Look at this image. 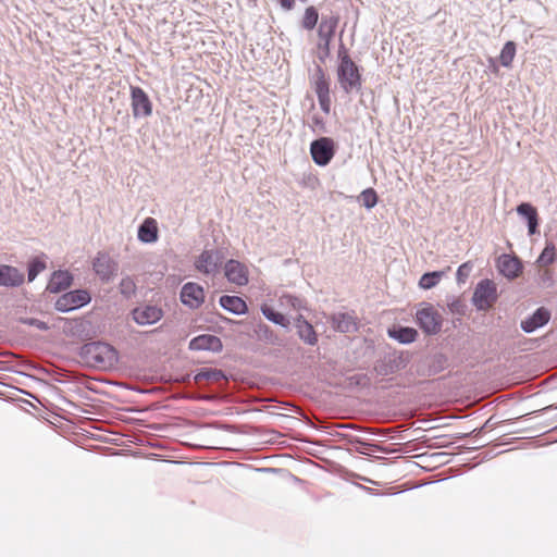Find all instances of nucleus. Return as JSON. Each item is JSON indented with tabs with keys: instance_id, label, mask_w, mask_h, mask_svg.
I'll return each instance as SVG.
<instances>
[{
	"instance_id": "1",
	"label": "nucleus",
	"mask_w": 557,
	"mask_h": 557,
	"mask_svg": "<svg viewBox=\"0 0 557 557\" xmlns=\"http://www.w3.org/2000/svg\"><path fill=\"white\" fill-rule=\"evenodd\" d=\"M410 362V354L404 350H389L380 356L373 364V373L376 376H389L404 370Z\"/></svg>"
},
{
	"instance_id": "2",
	"label": "nucleus",
	"mask_w": 557,
	"mask_h": 557,
	"mask_svg": "<svg viewBox=\"0 0 557 557\" xmlns=\"http://www.w3.org/2000/svg\"><path fill=\"white\" fill-rule=\"evenodd\" d=\"M337 81L346 94L358 92L361 89L362 81L357 64L351 58L344 53L337 66Z\"/></svg>"
},
{
	"instance_id": "3",
	"label": "nucleus",
	"mask_w": 557,
	"mask_h": 557,
	"mask_svg": "<svg viewBox=\"0 0 557 557\" xmlns=\"http://www.w3.org/2000/svg\"><path fill=\"white\" fill-rule=\"evenodd\" d=\"M82 350L89 361L102 367L112 366L117 359L116 350L111 345L101 342L86 344Z\"/></svg>"
},
{
	"instance_id": "4",
	"label": "nucleus",
	"mask_w": 557,
	"mask_h": 557,
	"mask_svg": "<svg viewBox=\"0 0 557 557\" xmlns=\"http://www.w3.org/2000/svg\"><path fill=\"white\" fill-rule=\"evenodd\" d=\"M90 300V294L86 289H75L61 295L57 299L54 308L60 312H70L89 304Z\"/></svg>"
},
{
	"instance_id": "5",
	"label": "nucleus",
	"mask_w": 557,
	"mask_h": 557,
	"mask_svg": "<svg viewBox=\"0 0 557 557\" xmlns=\"http://www.w3.org/2000/svg\"><path fill=\"white\" fill-rule=\"evenodd\" d=\"M416 318L418 325L425 334L435 335L441 332L443 319L432 306L428 305L418 310Z\"/></svg>"
},
{
	"instance_id": "6",
	"label": "nucleus",
	"mask_w": 557,
	"mask_h": 557,
	"mask_svg": "<svg viewBox=\"0 0 557 557\" xmlns=\"http://www.w3.org/2000/svg\"><path fill=\"white\" fill-rule=\"evenodd\" d=\"M338 22L339 17L337 15L323 16L321 20L318 28V36L320 39L318 47L323 52V55L320 57L321 60L330 54V44L335 34Z\"/></svg>"
},
{
	"instance_id": "7",
	"label": "nucleus",
	"mask_w": 557,
	"mask_h": 557,
	"mask_svg": "<svg viewBox=\"0 0 557 557\" xmlns=\"http://www.w3.org/2000/svg\"><path fill=\"white\" fill-rule=\"evenodd\" d=\"M496 286L494 282L490 280H482L478 283L472 301L479 310H486L496 301Z\"/></svg>"
},
{
	"instance_id": "8",
	"label": "nucleus",
	"mask_w": 557,
	"mask_h": 557,
	"mask_svg": "<svg viewBox=\"0 0 557 557\" xmlns=\"http://www.w3.org/2000/svg\"><path fill=\"white\" fill-rule=\"evenodd\" d=\"M310 153L315 164L327 165L335 153L334 141L329 137L315 139L310 145Z\"/></svg>"
},
{
	"instance_id": "9",
	"label": "nucleus",
	"mask_w": 557,
	"mask_h": 557,
	"mask_svg": "<svg viewBox=\"0 0 557 557\" xmlns=\"http://www.w3.org/2000/svg\"><path fill=\"white\" fill-rule=\"evenodd\" d=\"M223 253L219 250H203L195 261V268L207 275H215L223 262Z\"/></svg>"
},
{
	"instance_id": "10",
	"label": "nucleus",
	"mask_w": 557,
	"mask_h": 557,
	"mask_svg": "<svg viewBox=\"0 0 557 557\" xmlns=\"http://www.w3.org/2000/svg\"><path fill=\"white\" fill-rule=\"evenodd\" d=\"M92 269L99 278L109 283L117 272V263L106 252H99L92 262Z\"/></svg>"
},
{
	"instance_id": "11",
	"label": "nucleus",
	"mask_w": 557,
	"mask_h": 557,
	"mask_svg": "<svg viewBox=\"0 0 557 557\" xmlns=\"http://www.w3.org/2000/svg\"><path fill=\"white\" fill-rule=\"evenodd\" d=\"M132 109L135 117H147L152 113V104L148 95L140 87H132Z\"/></svg>"
},
{
	"instance_id": "12",
	"label": "nucleus",
	"mask_w": 557,
	"mask_h": 557,
	"mask_svg": "<svg viewBox=\"0 0 557 557\" xmlns=\"http://www.w3.org/2000/svg\"><path fill=\"white\" fill-rule=\"evenodd\" d=\"M133 320L139 325H150L157 323L163 317L161 308L154 305H145L137 307L132 311Z\"/></svg>"
},
{
	"instance_id": "13",
	"label": "nucleus",
	"mask_w": 557,
	"mask_h": 557,
	"mask_svg": "<svg viewBox=\"0 0 557 557\" xmlns=\"http://www.w3.org/2000/svg\"><path fill=\"white\" fill-rule=\"evenodd\" d=\"M205 292L199 284L188 282L182 287L181 300L185 306L196 309L201 306Z\"/></svg>"
},
{
	"instance_id": "14",
	"label": "nucleus",
	"mask_w": 557,
	"mask_h": 557,
	"mask_svg": "<svg viewBox=\"0 0 557 557\" xmlns=\"http://www.w3.org/2000/svg\"><path fill=\"white\" fill-rule=\"evenodd\" d=\"M549 319L550 312L546 308L541 307L537 308L532 315L522 320L520 323V327L522 329L523 332L530 334L547 324Z\"/></svg>"
},
{
	"instance_id": "15",
	"label": "nucleus",
	"mask_w": 557,
	"mask_h": 557,
	"mask_svg": "<svg viewBox=\"0 0 557 557\" xmlns=\"http://www.w3.org/2000/svg\"><path fill=\"white\" fill-rule=\"evenodd\" d=\"M226 278L236 285L243 286L248 283L247 270L244 264L236 260H228L225 263Z\"/></svg>"
},
{
	"instance_id": "16",
	"label": "nucleus",
	"mask_w": 557,
	"mask_h": 557,
	"mask_svg": "<svg viewBox=\"0 0 557 557\" xmlns=\"http://www.w3.org/2000/svg\"><path fill=\"white\" fill-rule=\"evenodd\" d=\"M191 350H211L220 351L222 349V342L218 336L205 334L193 338L189 343Z\"/></svg>"
},
{
	"instance_id": "17",
	"label": "nucleus",
	"mask_w": 557,
	"mask_h": 557,
	"mask_svg": "<svg viewBox=\"0 0 557 557\" xmlns=\"http://www.w3.org/2000/svg\"><path fill=\"white\" fill-rule=\"evenodd\" d=\"M24 282V273L11 265H0V285L17 287Z\"/></svg>"
},
{
	"instance_id": "18",
	"label": "nucleus",
	"mask_w": 557,
	"mask_h": 557,
	"mask_svg": "<svg viewBox=\"0 0 557 557\" xmlns=\"http://www.w3.org/2000/svg\"><path fill=\"white\" fill-rule=\"evenodd\" d=\"M331 323L334 330L342 333H349L357 330L356 319L348 312L334 313L331 317Z\"/></svg>"
},
{
	"instance_id": "19",
	"label": "nucleus",
	"mask_w": 557,
	"mask_h": 557,
	"mask_svg": "<svg viewBox=\"0 0 557 557\" xmlns=\"http://www.w3.org/2000/svg\"><path fill=\"white\" fill-rule=\"evenodd\" d=\"M72 275L67 271L58 270L51 275V278L47 285V290L53 294H58L72 284Z\"/></svg>"
},
{
	"instance_id": "20",
	"label": "nucleus",
	"mask_w": 557,
	"mask_h": 557,
	"mask_svg": "<svg viewBox=\"0 0 557 557\" xmlns=\"http://www.w3.org/2000/svg\"><path fill=\"white\" fill-rule=\"evenodd\" d=\"M517 212L527 220L529 234L537 233L539 218L536 209L528 202H522L517 207Z\"/></svg>"
},
{
	"instance_id": "21",
	"label": "nucleus",
	"mask_w": 557,
	"mask_h": 557,
	"mask_svg": "<svg viewBox=\"0 0 557 557\" xmlns=\"http://www.w3.org/2000/svg\"><path fill=\"white\" fill-rule=\"evenodd\" d=\"M219 302L224 310L236 315L245 314L248 310L245 300L238 296L224 295L220 298Z\"/></svg>"
},
{
	"instance_id": "22",
	"label": "nucleus",
	"mask_w": 557,
	"mask_h": 557,
	"mask_svg": "<svg viewBox=\"0 0 557 557\" xmlns=\"http://www.w3.org/2000/svg\"><path fill=\"white\" fill-rule=\"evenodd\" d=\"M138 239L146 244L158 240V226L152 218H147L138 227Z\"/></svg>"
},
{
	"instance_id": "23",
	"label": "nucleus",
	"mask_w": 557,
	"mask_h": 557,
	"mask_svg": "<svg viewBox=\"0 0 557 557\" xmlns=\"http://www.w3.org/2000/svg\"><path fill=\"white\" fill-rule=\"evenodd\" d=\"M500 272L508 278H515L521 271V263L518 258L504 255L499 260Z\"/></svg>"
},
{
	"instance_id": "24",
	"label": "nucleus",
	"mask_w": 557,
	"mask_h": 557,
	"mask_svg": "<svg viewBox=\"0 0 557 557\" xmlns=\"http://www.w3.org/2000/svg\"><path fill=\"white\" fill-rule=\"evenodd\" d=\"M296 327L299 337L308 345H314L317 343V334L313 326L304 319L302 315L296 320Z\"/></svg>"
},
{
	"instance_id": "25",
	"label": "nucleus",
	"mask_w": 557,
	"mask_h": 557,
	"mask_svg": "<svg viewBox=\"0 0 557 557\" xmlns=\"http://www.w3.org/2000/svg\"><path fill=\"white\" fill-rule=\"evenodd\" d=\"M388 335L400 344H410L416 341L418 332L412 327L399 326L397 329L389 330Z\"/></svg>"
},
{
	"instance_id": "26",
	"label": "nucleus",
	"mask_w": 557,
	"mask_h": 557,
	"mask_svg": "<svg viewBox=\"0 0 557 557\" xmlns=\"http://www.w3.org/2000/svg\"><path fill=\"white\" fill-rule=\"evenodd\" d=\"M222 380H226L224 372L212 368H202L194 376L196 384H200L203 381L220 382Z\"/></svg>"
},
{
	"instance_id": "27",
	"label": "nucleus",
	"mask_w": 557,
	"mask_h": 557,
	"mask_svg": "<svg viewBox=\"0 0 557 557\" xmlns=\"http://www.w3.org/2000/svg\"><path fill=\"white\" fill-rule=\"evenodd\" d=\"M261 312L272 323L287 329L289 326V320L281 312L274 310L268 305L261 307Z\"/></svg>"
},
{
	"instance_id": "28",
	"label": "nucleus",
	"mask_w": 557,
	"mask_h": 557,
	"mask_svg": "<svg viewBox=\"0 0 557 557\" xmlns=\"http://www.w3.org/2000/svg\"><path fill=\"white\" fill-rule=\"evenodd\" d=\"M557 250L554 244H547L535 261L537 268H548L556 260Z\"/></svg>"
},
{
	"instance_id": "29",
	"label": "nucleus",
	"mask_w": 557,
	"mask_h": 557,
	"mask_svg": "<svg viewBox=\"0 0 557 557\" xmlns=\"http://www.w3.org/2000/svg\"><path fill=\"white\" fill-rule=\"evenodd\" d=\"M314 91L317 97L330 96V84L325 77L323 70L318 66L314 78Z\"/></svg>"
},
{
	"instance_id": "30",
	"label": "nucleus",
	"mask_w": 557,
	"mask_h": 557,
	"mask_svg": "<svg viewBox=\"0 0 557 557\" xmlns=\"http://www.w3.org/2000/svg\"><path fill=\"white\" fill-rule=\"evenodd\" d=\"M256 332H257L259 339L264 341L268 344H271V345H280L281 344V341L277 337V335H275L273 333V331L270 329V326L264 323L258 324Z\"/></svg>"
},
{
	"instance_id": "31",
	"label": "nucleus",
	"mask_w": 557,
	"mask_h": 557,
	"mask_svg": "<svg viewBox=\"0 0 557 557\" xmlns=\"http://www.w3.org/2000/svg\"><path fill=\"white\" fill-rule=\"evenodd\" d=\"M443 274L441 271L424 273L419 281V286L423 289H431L438 284Z\"/></svg>"
},
{
	"instance_id": "32",
	"label": "nucleus",
	"mask_w": 557,
	"mask_h": 557,
	"mask_svg": "<svg viewBox=\"0 0 557 557\" xmlns=\"http://www.w3.org/2000/svg\"><path fill=\"white\" fill-rule=\"evenodd\" d=\"M516 55V45L513 41H507L499 55L500 64L505 67H509L513 61V58Z\"/></svg>"
},
{
	"instance_id": "33",
	"label": "nucleus",
	"mask_w": 557,
	"mask_h": 557,
	"mask_svg": "<svg viewBox=\"0 0 557 557\" xmlns=\"http://www.w3.org/2000/svg\"><path fill=\"white\" fill-rule=\"evenodd\" d=\"M319 21V12L314 7H308L305 10V14L301 21V25L305 29L311 30L315 27Z\"/></svg>"
},
{
	"instance_id": "34",
	"label": "nucleus",
	"mask_w": 557,
	"mask_h": 557,
	"mask_svg": "<svg viewBox=\"0 0 557 557\" xmlns=\"http://www.w3.org/2000/svg\"><path fill=\"white\" fill-rule=\"evenodd\" d=\"M539 285L548 288L555 283L554 273L548 268H539L537 270Z\"/></svg>"
},
{
	"instance_id": "35",
	"label": "nucleus",
	"mask_w": 557,
	"mask_h": 557,
	"mask_svg": "<svg viewBox=\"0 0 557 557\" xmlns=\"http://www.w3.org/2000/svg\"><path fill=\"white\" fill-rule=\"evenodd\" d=\"M46 269V262L36 257L28 264V282H33L37 275Z\"/></svg>"
},
{
	"instance_id": "36",
	"label": "nucleus",
	"mask_w": 557,
	"mask_h": 557,
	"mask_svg": "<svg viewBox=\"0 0 557 557\" xmlns=\"http://www.w3.org/2000/svg\"><path fill=\"white\" fill-rule=\"evenodd\" d=\"M359 200L367 209H372L377 203V195L373 188H367L360 194Z\"/></svg>"
},
{
	"instance_id": "37",
	"label": "nucleus",
	"mask_w": 557,
	"mask_h": 557,
	"mask_svg": "<svg viewBox=\"0 0 557 557\" xmlns=\"http://www.w3.org/2000/svg\"><path fill=\"white\" fill-rule=\"evenodd\" d=\"M120 293L126 298L132 297L136 292V284L129 276L123 277L120 282Z\"/></svg>"
},
{
	"instance_id": "38",
	"label": "nucleus",
	"mask_w": 557,
	"mask_h": 557,
	"mask_svg": "<svg viewBox=\"0 0 557 557\" xmlns=\"http://www.w3.org/2000/svg\"><path fill=\"white\" fill-rule=\"evenodd\" d=\"M472 264L470 262L462 263L457 270V282L465 283L472 271Z\"/></svg>"
},
{
	"instance_id": "39",
	"label": "nucleus",
	"mask_w": 557,
	"mask_h": 557,
	"mask_svg": "<svg viewBox=\"0 0 557 557\" xmlns=\"http://www.w3.org/2000/svg\"><path fill=\"white\" fill-rule=\"evenodd\" d=\"M22 322L24 324H27V325H30V326H35L36 329L40 330V331H47L49 330V325L41 321V320H38V319H35V318H25L22 320Z\"/></svg>"
},
{
	"instance_id": "40",
	"label": "nucleus",
	"mask_w": 557,
	"mask_h": 557,
	"mask_svg": "<svg viewBox=\"0 0 557 557\" xmlns=\"http://www.w3.org/2000/svg\"><path fill=\"white\" fill-rule=\"evenodd\" d=\"M318 101H319L321 110L325 114H329L330 111H331V98H330V96L319 97Z\"/></svg>"
},
{
	"instance_id": "41",
	"label": "nucleus",
	"mask_w": 557,
	"mask_h": 557,
	"mask_svg": "<svg viewBox=\"0 0 557 557\" xmlns=\"http://www.w3.org/2000/svg\"><path fill=\"white\" fill-rule=\"evenodd\" d=\"M433 360L437 364V370H443L447 364V358L442 354L434 355Z\"/></svg>"
},
{
	"instance_id": "42",
	"label": "nucleus",
	"mask_w": 557,
	"mask_h": 557,
	"mask_svg": "<svg viewBox=\"0 0 557 557\" xmlns=\"http://www.w3.org/2000/svg\"><path fill=\"white\" fill-rule=\"evenodd\" d=\"M278 3L282 9L289 11L294 8L295 1L294 0H278Z\"/></svg>"
},
{
	"instance_id": "43",
	"label": "nucleus",
	"mask_w": 557,
	"mask_h": 557,
	"mask_svg": "<svg viewBox=\"0 0 557 557\" xmlns=\"http://www.w3.org/2000/svg\"><path fill=\"white\" fill-rule=\"evenodd\" d=\"M344 53H347L346 48L344 47V45H341V47L338 49V59L339 60H341V55H343Z\"/></svg>"
},
{
	"instance_id": "44",
	"label": "nucleus",
	"mask_w": 557,
	"mask_h": 557,
	"mask_svg": "<svg viewBox=\"0 0 557 557\" xmlns=\"http://www.w3.org/2000/svg\"><path fill=\"white\" fill-rule=\"evenodd\" d=\"M258 471L276 472V471H278V469H275V468H261V469H258Z\"/></svg>"
},
{
	"instance_id": "45",
	"label": "nucleus",
	"mask_w": 557,
	"mask_h": 557,
	"mask_svg": "<svg viewBox=\"0 0 557 557\" xmlns=\"http://www.w3.org/2000/svg\"><path fill=\"white\" fill-rule=\"evenodd\" d=\"M313 122L315 125H320V124H323V121L321 117H318V116H313Z\"/></svg>"
}]
</instances>
